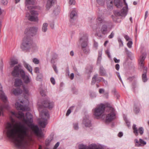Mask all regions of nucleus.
Segmentation results:
<instances>
[{"label":"nucleus","mask_w":149,"mask_h":149,"mask_svg":"<svg viewBox=\"0 0 149 149\" xmlns=\"http://www.w3.org/2000/svg\"><path fill=\"white\" fill-rule=\"evenodd\" d=\"M10 122L6 123L4 133L9 139L14 141L16 146L19 149H25L33 141L31 130L38 137H43V134L38 126L33 123L32 115L29 112L24 114L19 111L16 113H9Z\"/></svg>","instance_id":"f257e3e1"},{"label":"nucleus","mask_w":149,"mask_h":149,"mask_svg":"<svg viewBox=\"0 0 149 149\" xmlns=\"http://www.w3.org/2000/svg\"><path fill=\"white\" fill-rule=\"evenodd\" d=\"M38 30V28L32 27L26 28L24 31V36L21 47L23 51L28 50L31 49L32 41L28 36H33L35 35Z\"/></svg>","instance_id":"f03ea898"},{"label":"nucleus","mask_w":149,"mask_h":149,"mask_svg":"<svg viewBox=\"0 0 149 149\" xmlns=\"http://www.w3.org/2000/svg\"><path fill=\"white\" fill-rule=\"evenodd\" d=\"M42 107L39 106L38 110L41 118L40 119L39 123L41 127L45 128L47 124V119L49 118V116L48 111L44 109L42 110Z\"/></svg>","instance_id":"7ed1b4c3"},{"label":"nucleus","mask_w":149,"mask_h":149,"mask_svg":"<svg viewBox=\"0 0 149 149\" xmlns=\"http://www.w3.org/2000/svg\"><path fill=\"white\" fill-rule=\"evenodd\" d=\"M79 42L81 44V49L86 54L90 52V49L87 47L88 43V36L86 34H84L80 38Z\"/></svg>","instance_id":"20e7f679"},{"label":"nucleus","mask_w":149,"mask_h":149,"mask_svg":"<svg viewBox=\"0 0 149 149\" xmlns=\"http://www.w3.org/2000/svg\"><path fill=\"white\" fill-rule=\"evenodd\" d=\"M105 109V105L102 104H100L94 109V116L97 119H104L105 117L104 113Z\"/></svg>","instance_id":"39448f33"},{"label":"nucleus","mask_w":149,"mask_h":149,"mask_svg":"<svg viewBox=\"0 0 149 149\" xmlns=\"http://www.w3.org/2000/svg\"><path fill=\"white\" fill-rule=\"evenodd\" d=\"M116 118V113L115 109L111 107H109V112L106 114L105 119V122L109 123L114 120Z\"/></svg>","instance_id":"423d86ee"},{"label":"nucleus","mask_w":149,"mask_h":149,"mask_svg":"<svg viewBox=\"0 0 149 149\" xmlns=\"http://www.w3.org/2000/svg\"><path fill=\"white\" fill-rule=\"evenodd\" d=\"M30 10V13L27 12L26 17L29 20L33 22H38V13L37 11L33 10Z\"/></svg>","instance_id":"0eeeda50"},{"label":"nucleus","mask_w":149,"mask_h":149,"mask_svg":"<svg viewBox=\"0 0 149 149\" xmlns=\"http://www.w3.org/2000/svg\"><path fill=\"white\" fill-rule=\"evenodd\" d=\"M20 103H19L18 102H17L15 104V107L18 110H22L24 111L27 110V105L29 104V101L26 100L25 101H20Z\"/></svg>","instance_id":"6e6552de"},{"label":"nucleus","mask_w":149,"mask_h":149,"mask_svg":"<svg viewBox=\"0 0 149 149\" xmlns=\"http://www.w3.org/2000/svg\"><path fill=\"white\" fill-rule=\"evenodd\" d=\"M79 149H104L103 146L101 145L91 144L89 146L81 144L80 145Z\"/></svg>","instance_id":"1a4fd4ad"},{"label":"nucleus","mask_w":149,"mask_h":149,"mask_svg":"<svg viewBox=\"0 0 149 149\" xmlns=\"http://www.w3.org/2000/svg\"><path fill=\"white\" fill-rule=\"evenodd\" d=\"M132 128L133 130V132L136 136L138 135V132L141 135L143 134V133L144 130L142 127H140L139 129H138L136 127V125L134 124L132 126Z\"/></svg>","instance_id":"9d476101"},{"label":"nucleus","mask_w":149,"mask_h":149,"mask_svg":"<svg viewBox=\"0 0 149 149\" xmlns=\"http://www.w3.org/2000/svg\"><path fill=\"white\" fill-rule=\"evenodd\" d=\"M123 0L125 6L123 7V8L121 10L120 12L118 13V14L120 16L125 17L127 15L128 6L125 0Z\"/></svg>","instance_id":"9b49d317"},{"label":"nucleus","mask_w":149,"mask_h":149,"mask_svg":"<svg viewBox=\"0 0 149 149\" xmlns=\"http://www.w3.org/2000/svg\"><path fill=\"white\" fill-rule=\"evenodd\" d=\"M83 123L86 127H90L92 126L91 120L88 116H86L84 117Z\"/></svg>","instance_id":"f8f14e48"},{"label":"nucleus","mask_w":149,"mask_h":149,"mask_svg":"<svg viewBox=\"0 0 149 149\" xmlns=\"http://www.w3.org/2000/svg\"><path fill=\"white\" fill-rule=\"evenodd\" d=\"M21 66L19 65L15 66L11 72L12 75L15 77L18 76L19 74V70Z\"/></svg>","instance_id":"ddd939ff"},{"label":"nucleus","mask_w":149,"mask_h":149,"mask_svg":"<svg viewBox=\"0 0 149 149\" xmlns=\"http://www.w3.org/2000/svg\"><path fill=\"white\" fill-rule=\"evenodd\" d=\"M35 2V0H25V4L26 7L29 10L33 9L34 8L33 6L31 5H33Z\"/></svg>","instance_id":"4468645a"},{"label":"nucleus","mask_w":149,"mask_h":149,"mask_svg":"<svg viewBox=\"0 0 149 149\" xmlns=\"http://www.w3.org/2000/svg\"><path fill=\"white\" fill-rule=\"evenodd\" d=\"M43 106L45 107L48 108L50 109L52 108L54 106V102H50L49 100H47L43 102Z\"/></svg>","instance_id":"2eb2a0df"},{"label":"nucleus","mask_w":149,"mask_h":149,"mask_svg":"<svg viewBox=\"0 0 149 149\" xmlns=\"http://www.w3.org/2000/svg\"><path fill=\"white\" fill-rule=\"evenodd\" d=\"M107 24L108 22L104 20L103 18L101 17H98L96 21V25L95 27H97L101 24Z\"/></svg>","instance_id":"dca6fc26"},{"label":"nucleus","mask_w":149,"mask_h":149,"mask_svg":"<svg viewBox=\"0 0 149 149\" xmlns=\"http://www.w3.org/2000/svg\"><path fill=\"white\" fill-rule=\"evenodd\" d=\"M146 53H143L140 56L139 60V64L140 67H143L144 66L143 61L146 58Z\"/></svg>","instance_id":"f3484780"},{"label":"nucleus","mask_w":149,"mask_h":149,"mask_svg":"<svg viewBox=\"0 0 149 149\" xmlns=\"http://www.w3.org/2000/svg\"><path fill=\"white\" fill-rule=\"evenodd\" d=\"M54 0H48L46 3L45 7L47 10H49L52 6L53 3H54Z\"/></svg>","instance_id":"a211bd4d"},{"label":"nucleus","mask_w":149,"mask_h":149,"mask_svg":"<svg viewBox=\"0 0 149 149\" xmlns=\"http://www.w3.org/2000/svg\"><path fill=\"white\" fill-rule=\"evenodd\" d=\"M22 79L24 83L26 84L30 83L31 81V77L28 75H26L22 78Z\"/></svg>","instance_id":"6ab92c4d"},{"label":"nucleus","mask_w":149,"mask_h":149,"mask_svg":"<svg viewBox=\"0 0 149 149\" xmlns=\"http://www.w3.org/2000/svg\"><path fill=\"white\" fill-rule=\"evenodd\" d=\"M9 63L10 67L12 68L15 65L17 64L18 63V62L17 60L12 58L10 59Z\"/></svg>","instance_id":"aec40b11"},{"label":"nucleus","mask_w":149,"mask_h":149,"mask_svg":"<svg viewBox=\"0 0 149 149\" xmlns=\"http://www.w3.org/2000/svg\"><path fill=\"white\" fill-rule=\"evenodd\" d=\"M77 10L74 8L71 11L70 15V17L71 19L75 18L77 15Z\"/></svg>","instance_id":"412c9836"},{"label":"nucleus","mask_w":149,"mask_h":149,"mask_svg":"<svg viewBox=\"0 0 149 149\" xmlns=\"http://www.w3.org/2000/svg\"><path fill=\"white\" fill-rule=\"evenodd\" d=\"M23 94L25 96H29L30 95V93L29 91L28 88L26 86H24L23 87Z\"/></svg>","instance_id":"4be33fe9"},{"label":"nucleus","mask_w":149,"mask_h":149,"mask_svg":"<svg viewBox=\"0 0 149 149\" xmlns=\"http://www.w3.org/2000/svg\"><path fill=\"white\" fill-rule=\"evenodd\" d=\"M24 65L25 67L32 73V69L31 66L25 61L24 62Z\"/></svg>","instance_id":"5701e85b"},{"label":"nucleus","mask_w":149,"mask_h":149,"mask_svg":"<svg viewBox=\"0 0 149 149\" xmlns=\"http://www.w3.org/2000/svg\"><path fill=\"white\" fill-rule=\"evenodd\" d=\"M13 92L15 95H18L21 94L22 91V90L19 88L14 89Z\"/></svg>","instance_id":"b1692460"},{"label":"nucleus","mask_w":149,"mask_h":149,"mask_svg":"<svg viewBox=\"0 0 149 149\" xmlns=\"http://www.w3.org/2000/svg\"><path fill=\"white\" fill-rule=\"evenodd\" d=\"M107 26L105 24H104L102 25L100 31L103 34H104L107 33Z\"/></svg>","instance_id":"393cba45"},{"label":"nucleus","mask_w":149,"mask_h":149,"mask_svg":"<svg viewBox=\"0 0 149 149\" xmlns=\"http://www.w3.org/2000/svg\"><path fill=\"white\" fill-rule=\"evenodd\" d=\"M22 84V80L20 79H17L15 80V86H19Z\"/></svg>","instance_id":"a878e982"},{"label":"nucleus","mask_w":149,"mask_h":149,"mask_svg":"<svg viewBox=\"0 0 149 149\" xmlns=\"http://www.w3.org/2000/svg\"><path fill=\"white\" fill-rule=\"evenodd\" d=\"M48 24L46 23H44L43 24L42 27V31L45 32L47 31V30Z\"/></svg>","instance_id":"bb28decb"},{"label":"nucleus","mask_w":149,"mask_h":149,"mask_svg":"<svg viewBox=\"0 0 149 149\" xmlns=\"http://www.w3.org/2000/svg\"><path fill=\"white\" fill-rule=\"evenodd\" d=\"M107 4L108 7H109V8L111 9L112 8L113 0H107Z\"/></svg>","instance_id":"cd10ccee"},{"label":"nucleus","mask_w":149,"mask_h":149,"mask_svg":"<svg viewBox=\"0 0 149 149\" xmlns=\"http://www.w3.org/2000/svg\"><path fill=\"white\" fill-rule=\"evenodd\" d=\"M97 74H96L95 75L92 79L91 83L93 84H94L96 82V78L97 77Z\"/></svg>","instance_id":"c85d7f7f"},{"label":"nucleus","mask_w":149,"mask_h":149,"mask_svg":"<svg viewBox=\"0 0 149 149\" xmlns=\"http://www.w3.org/2000/svg\"><path fill=\"white\" fill-rule=\"evenodd\" d=\"M134 142L135 143V146L137 147H140L141 146V145L139 141L137 139H135L134 140Z\"/></svg>","instance_id":"c756f323"},{"label":"nucleus","mask_w":149,"mask_h":149,"mask_svg":"<svg viewBox=\"0 0 149 149\" xmlns=\"http://www.w3.org/2000/svg\"><path fill=\"white\" fill-rule=\"evenodd\" d=\"M19 72L20 73V74L21 75L22 78L26 75L25 74L23 70L21 69V68H20Z\"/></svg>","instance_id":"7c9ffc66"},{"label":"nucleus","mask_w":149,"mask_h":149,"mask_svg":"<svg viewBox=\"0 0 149 149\" xmlns=\"http://www.w3.org/2000/svg\"><path fill=\"white\" fill-rule=\"evenodd\" d=\"M114 3L117 7H119L120 5V0H114Z\"/></svg>","instance_id":"2f4dec72"},{"label":"nucleus","mask_w":149,"mask_h":149,"mask_svg":"<svg viewBox=\"0 0 149 149\" xmlns=\"http://www.w3.org/2000/svg\"><path fill=\"white\" fill-rule=\"evenodd\" d=\"M142 79L144 82H146L147 80L146 74L143 73L142 75Z\"/></svg>","instance_id":"473e14b6"},{"label":"nucleus","mask_w":149,"mask_h":149,"mask_svg":"<svg viewBox=\"0 0 149 149\" xmlns=\"http://www.w3.org/2000/svg\"><path fill=\"white\" fill-rule=\"evenodd\" d=\"M102 52H99V56L98 57L97 59V63H100L101 60L102 58Z\"/></svg>","instance_id":"72a5a7b5"},{"label":"nucleus","mask_w":149,"mask_h":149,"mask_svg":"<svg viewBox=\"0 0 149 149\" xmlns=\"http://www.w3.org/2000/svg\"><path fill=\"white\" fill-rule=\"evenodd\" d=\"M74 106L71 107L68 110L67 113H66V116H68L70 113L71 112V110L72 109L74 108Z\"/></svg>","instance_id":"f704fd0d"},{"label":"nucleus","mask_w":149,"mask_h":149,"mask_svg":"<svg viewBox=\"0 0 149 149\" xmlns=\"http://www.w3.org/2000/svg\"><path fill=\"white\" fill-rule=\"evenodd\" d=\"M140 143L141 145V146H142L146 144V142L143 141L142 139H139Z\"/></svg>","instance_id":"c9c22d12"},{"label":"nucleus","mask_w":149,"mask_h":149,"mask_svg":"<svg viewBox=\"0 0 149 149\" xmlns=\"http://www.w3.org/2000/svg\"><path fill=\"white\" fill-rule=\"evenodd\" d=\"M68 3L70 5H74L76 1L75 0H69Z\"/></svg>","instance_id":"e433bc0d"},{"label":"nucleus","mask_w":149,"mask_h":149,"mask_svg":"<svg viewBox=\"0 0 149 149\" xmlns=\"http://www.w3.org/2000/svg\"><path fill=\"white\" fill-rule=\"evenodd\" d=\"M73 127L75 130H77L79 129L78 124L77 123H73Z\"/></svg>","instance_id":"4c0bfd02"},{"label":"nucleus","mask_w":149,"mask_h":149,"mask_svg":"<svg viewBox=\"0 0 149 149\" xmlns=\"http://www.w3.org/2000/svg\"><path fill=\"white\" fill-rule=\"evenodd\" d=\"M124 119L128 127H129L130 126V122L127 120L126 117L125 116L124 117Z\"/></svg>","instance_id":"58836bf2"},{"label":"nucleus","mask_w":149,"mask_h":149,"mask_svg":"<svg viewBox=\"0 0 149 149\" xmlns=\"http://www.w3.org/2000/svg\"><path fill=\"white\" fill-rule=\"evenodd\" d=\"M90 96L92 98H93L95 97L96 96V95L95 93L91 92L90 93Z\"/></svg>","instance_id":"ea45409f"},{"label":"nucleus","mask_w":149,"mask_h":149,"mask_svg":"<svg viewBox=\"0 0 149 149\" xmlns=\"http://www.w3.org/2000/svg\"><path fill=\"white\" fill-rule=\"evenodd\" d=\"M132 42L131 41H130L127 43V45L129 48H131L132 45Z\"/></svg>","instance_id":"a19ab883"},{"label":"nucleus","mask_w":149,"mask_h":149,"mask_svg":"<svg viewBox=\"0 0 149 149\" xmlns=\"http://www.w3.org/2000/svg\"><path fill=\"white\" fill-rule=\"evenodd\" d=\"M33 62L36 64H38L39 63V61L36 58H34L33 60Z\"/></svg>","instance_id":"79ce46f5"},{"label":"nucleus","mask_w":149,"mask_h":149,"mask_svg":"<svg viewBox=\"0 0 149 149\" xmlns=\"http://www.w3.org/2000/svg\"><path fill=\"white\" fill-rule=\"evenodd\" d=\"M100 72L102 75H103L104 74V69L102 67L100 68Z\"/></svg>","instance_id":"37998d69"},{"label":"nucleus","mask_w":149,"mask_h":149,"mask_svg":"<svg viewBox=\"0 0 149 149\" xmlns=\"http://www.w3.org/2000/svg\"><path fill=\"white\" fill-rule=\"evenodd\" d=\"M105 0H96L97 3L100 5H103Z\"/></svg>","instance_id":"c03bdc74"},{"label":"nucleus","mask_w":149,"mask_h":149,"mask_svg":"<svg viewBox=\"0 0 149 149\" xmlns=\"http://www.w3.org/2000/svg\"><path fill=\"white\" fill-rule=\"evenodd\" d=\"M32 49L35 50H37L38 49V47L36 45H33Z\"/></svg>","instance_id":"a18cd8bd"},{"label":"nucleus","mask_w":149,"mask_h":149,"mask_svg":"<svg viewBox=\"0 0 149 149\" xmlns=\"http://www.w3.org/2000/svg\"><path fill=\"white\" fill-rule=\"evenodd\" d=\"M50 81L52 84L53 85H54L55 84V81L53 77H52L51 78Z\"/></svg>","instance_id":"49530a36"},{"label":"nucleus","mask_w":149,"mask_h":149,"mask_svg":"<svg viewBox=\"0 0 149 149\" xmlns=\"http://www.w3.org/2000/svg\"><path fill=\"white\" fill-rule=\"evenodd\" d=\"M118 41L119 43L120 46H123V42L120 39H118Z\"/></svg>","instance_id":"de8ad7c7"},{"label":"nucleus","mask_w":149,"mask_h":149,"mask_svg":"<svg viewBox=\"0 0 149 149\" xmlns=\"http://www.w3.org/2000/svg\"><path fill=\"white\" fill-rule=\"evenodd\" d=\"M98 46V44L97 42L95 41H94V45H93V47L95 48V49H97Z\"/></svg>","instance_id":"09e8293b"},{"label":"nucleus","mask_w":149,"mask_h":149,"mask_svg":"<svg viewBox=\"0 0 149 149\" xmlns=\"http://www.w3.org/2000/svg\"><path fill=\"white\" fill-rule=\"evenodd\" d=\"M141 68H143V73L144 74H146L147 72V68L146 67H144L143 66V67H140Z\"/></svg>","instance_id":"8fccbe9b"},{"label":"nucleus","mask_w":149,"mask_h":149,"mask_svg":"<svg viewBox=\"0 0 149 149\" xmlns=\"http://www.w3.org/2000/svg\"><path fill=\"white\" fill-rule=\"evenodd\" d=\"M52 67L53 68L54 70V71L56 72V73L58 72V70L57 68V67L56 65H53L52 66Z\"/></svg>","instance_id":"3c124183"},{"label":"nucleus","mask_w":149,"mask_h":149,"mask_svg":"<svg viewBox=\"0 0 149 149\" xmlns=\"http://www.w3.org/2000/svg\"><path fill=\"white\" fill-rule=\"evenodd\" d=\"M103 81V82H104V83L105 84H107V81H106L105 80H104V79H102V78H100V79H98L97 80L98 81Z\"/></svg>","instance_id":"603ef678"},{"label":"nucleus","mask_w":149,"mask_h":149,"mask_svg":"<svg viewBox=\"0 0 149 149\" xmlns=\"http://www.w3.org/2000/svg\"><path fill=\"white\" fill-rule=\"evenodd\" d=\"M99 93L100 94L103 93H104L105 91L104 89L101 88L99 89Z\"/></svg>","instance_id":"864d4df0"},{"label":"nucleus","mask_w":149,"mask_h":149,"mask_svg":"<svg viewBox=\"0 0 149 149\" xmlns=\"http://www.w3.org/2000/svg\"><path fill=\"white\" fill-rule=\"evenodd\" d=\"M1 3L3 5H5L7 4L8 1L7 0H2Z\"/></svg>","instance_id":"5fc2aeb1"},{"label":"nucleus","mask_w":149,"mask_h":149,"mask_svg":"<svg viewBox=\"0 0 149 149\" xmlns=\"http://www.w3.org/2000/svg\"><path fill=\"white\" fill-rule=\"evenodd\" d=\"M51 141V140L49 139L45 141V144L47 146L49 145V143Z\"/></svg>","instance_id":"6e6d98bb"},{"label":"nucleus","mask_w":149,"mask_h":149,"mask_svg":"<svg viewBox=\"0 0 149 149\" xmlns=\"http://www.w3.org/2000/svg\"><path fill=\"white\" fill-rule=\"evenodd\" d=\"M114 33H113V32H112L111 33L110 35L109 36V38H112L114 36Z\"/></svg>","instance_id":"4d7b16f0"},{"label":"nucleus","mask_w":149,"mask_h":149,"mask_svg":"<svg viewBox=\"0 0 149 149\" xmlns=\"http://www.w3.org/2000/svg\"><path fill=\"white\" fill-rule=\"evenodd\" d=\"M59 10L58 9H56L54 11V14L55 15H57L59 13Z\"/></svg>","instance_id":"13d9d810"},{"label":"nucleus","mask_w":149,"mask_h":149,"mask_svg":"<svg viewBox=\"0 0 149 149\" xmlns=\"http://www.w3.org/2000/svg\"><path fill=\"white\" fill-rule=\"evenodd\" d=\"M105 52H106V53L107 54L108 57L109 58H110L111 56L110 54V52H109V50L107 49V50H106L105 51Z\"/></svg>","instance_id":"bf43d9fd"},{"label":"nucleus","mask_w":149,"mask_h":149,"mask_svg":"<svg viewBox=\"0 0 149 149\" xmlns=\"http://www.w3.org/2000/svg\"><path fill=\"white\" fill-rule=\"evenodd\" d=\"M59 143L57 142L55 145L53 149H56V148L59 146Z\"/></svg>","instance_id":"052dcab7"},{"label":"nucleus","mask_w":149,"mask_h":149,"mask_svg":"<svg viewBox=\"0 0 149 149\" xmlns=\"http://www.w3.org/2000/svg\"><path fill=\"white\" fill-rule=\"evenodd\" d=\"M113 60L116 63H118L120 61L119 59H117L116 57L113 58Z\"/></svg>","instance_id":"680f3d73"},{"label":"nucleus","mask_w":149,"mask_h":149,"mask_svg":"<svg viewBox=\"0 0 149 149\" xmlns=\"http://www.w3.org/2000/svg\"><path fill=\"white\" fill-rule=\"evenodd\" d=\"M115 68L117 70H118L120 68L119 65L118 64H116L115 65Z\"/></svg>","instance_id":"e2e57ef3"},{"label":"nucleus","mask_w":149,"mask_h":149,"mask_svg":"<svg viewBox=\"0 0 149 149\" xmlns=\"http://www.w3.org/2000/svg\"><path fill=\"white\" fill-rule=\"evenodd\" d=\"M35 72L36 73H39V68H38V67L35 68Z\"/></svg>","instance_id":"0e129e2a"},{"label":"nucleus","mask_w":149,"mask_h":149,"mask_svg":"<svg viewBox=\"0 0 149 149\" xmlns=\"http://www.w3.org/2000/svg\"><path fill=\"white\" fill-rule=\"evenodd\" d=\"M74 74L73 73H72L70 76V78L71 79H72L74 77Z\"/></svg>","instance_id":"69168bd1"},{"label":"nucleus","mask_w":149,"mask_h":149,"mask_svg":"<svg viewBox=\"0 0 149 149\" xmlns=\"http://www.w3.org/2000/svg\"><path fill=\"white\" fill-rule=\"evenodd\" d=\"M40 93L41 95L42 96H44L45 95V93L43 91H40Z\"/></svg>","instance_id":"338daca9"},{"label":"nucleus","mask_w":149,"mask_h":149,"mask_svg":"<svg viewBox=\"0 0 149 149\" xmlns=\"http://www.w3.org/2000/svg\"><path fill=\"white\" fill-rule=\"evenodd\" d=\"M124 38L127 41H128L130 39V37L127 35L125 36H124Z\"/></svg>","instance_id":"774afa93"}]
</instances>
